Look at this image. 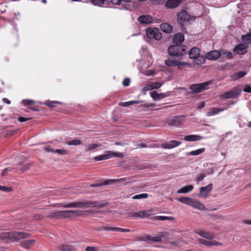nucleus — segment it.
Returning <instances> with one entry per match:
<instances>
[{"instance_id": "1a4fd4ad", "label": "nucleus", "mask_w": 251, "mask_h": 251, "mask_svg": "<svg viewBox=\"0 0 251 251\" xmlns=\"http://www.w3.org/2000/svg\"><path fill=\"white\" fill-rule=\"evenodd\" d=\"M150 211H139L138 212H129L127 213L128 217H132L134 219H145L151 215Z\"/></svg>"}, {"instance_id": "49530a36", "label": "nucleus", "mask_w": 251, "mask_h": 251, "mask_svg": "<svg viewBox=\"0 0 251 251\" xmlns=\"http://www.w3.org/2000/svg\"><path fill=\"white\" fill-rule=\"evenodd\" d=\"M54 152L57 153L60 155H65L67 153V151L65 149H56L54 150Z\"/></svg>"}, {"instance_id": "6ab92c4d", "label": "nucleus", "mask_w": 251, "mask_h": 251, "mask_svg": "<svg viewBox=\"0 0 251 251\" xmlns=\"http://www.w3.org/2000/svg\"><path fill=\"white\" fill-rule=\"evenodd\" d=\"M182 0H167L165 5L168 8H175L178 6Z\"/></svg>"}, {"instance_id": "f704fd0d", "label": "nucleus", "mask_w": 251, "mask_h": 251, "mask_svg": "<svg viewBox=\"0 0 251 251\" xmlns=\"http://www.w3.org/2000/svg\"><path fill=\"white\" fill-rule=\"evenodd\" d=\"M221 55L226 57L228 59H230L233 58L234 55L230 51L225 50H220Z\"/></svg>"}, {"instance_id": "4be33fe9", "label": "nucleus", "mask_w": 251, "mask_h": 251, "mask_svg": "<svg viewBox=\"0 0 251 251\" xmlns=\"http://www.w3.org/2000/svg\"><path fill=\"white\" fill-rule=\"evenodd\" d=\"M138 22L143 24H147L152 22V17L149 15H142L138 17Z\"/></svg>"}, {"instance_id": "72a5a7b5", "label": "nucleus", "mask_w": 251, "mask_h": 251, "mask_svg": "<svg viewBox=\"0 0 251 251\" xmlns=\"http://www.w3.org/2000/svg\"><path fill=\"white\" fill-rule=\"evenodd\" d=\"M247 74L246 71H239L232 75L231 77L233 80H237L244 77Z\"/></svg>"}, {"instance_id": "c9c22d12", "label": "nucleus", "mask_w": 251, "mask_h": 251, "mask_svg": "<svg viewBox=\"0 0 251 251\" xmlns=\"http://www.w3.org/2000/svg\"><path fill=\"white\" fill-rule=\"evenodd\" d=\"M178 201L184 204L190 205V204L192 201V199L185 197H182L178 199Z\"/></svg>"}, {"instance_id": "c85d7f7f", "label": "nucleus", "mask_w": 251, "mask_h": 251, "mask_svg": "<svg viewBox=\"0 0 251 251\" xmlns=\"http://www.w3.org/2000/svg\"><path fill=\"white\" fill-rule=\"evenodd\" d=\"M225 108H212L206 114L207 116L210 117L218 114L220 112L223 111Z\"/></svg>"}, {"instance_id": "5701e85b", "label": "nucleus", "mask_w": 251, "mask_h": 251, "mask_svg": "<svg viewBox=\"0 0 251 251\" xmlns=\"http://www.w3.org/2000/svg\"><path fill=\"white\" fill-rule=\"evenodd\" d=\"M160 27L162 31L166 33H170L173 30V26L168 23H162Z\"/></svg>"}, {"instance_id": "37998d69", "label": "nucleus", "mask_w": 251, "mask_h": 251, "mask_svg": "<svg viewBox=\"0 0 251 251\" xmlns=\"http://www.w3.org/2000/svg\"><path fill=\"white\" fill-rule=\"evenodd\" d=\"M58 103H61V102L58 101H49L45 102L44 104L50 107H53Z\"/></svg>"}, {"instance_id": "c03bdc74", "label": "nucleus", "mask_w": 251, "mask_h": 251, "mask_svg": "<svg viewBox=\"0 0 251 251\" xmlns=\"http://www.w3.org/2000/svg\"><path fill=\"white\" fill-rule=\"evenodd\" d=\"M148 194L147 193H142L136 195L132 197L133 199H146L148 197Z\"/></svg>"}, {"instance_id": "9d476101", "label": "nucleus", "mask_w": 251, "mask_h": 251, "mask_svg": "<svg viewBox=\"0 0 251 251\" xmlns=\"http://www.w3.org/2000/svg\"><path fill=\"white\" fill-rule=\"evenodd\" d=\"M184 121V116H176L173 117L169 120V124L173 126L179 127L183 124Z\"/></svg>"}, {"instance_id": "cd10ccee", "label": "nucleus", "mask_w": 251, "mask_h": 251, "mask_svg": "<svg viewBox=\"0 0 251 251\" xmlns=\"http://www.w3.org/2000/svg\"><path fill=\"white\" fill-rule=\"evenodd\" d=\"M190 206L199 210H203L205 208V206L203 204L199 202L198 201H195L193 199L190 204Z\"/></svg>"}, {"instance_id": "473e14b6", "label": "nucleus", "mask_w": 251, "mask_h": 251, "mask_svg": "<svg viewBox=\"0 0 251 251\" xmlns=\"http://www.w3.org/2000/svg\"><path fill=\"white\" fill-rule=\"evenodd\" d=\"M194 188V186L192 185H188L185 187H183L177 190V193H187L191 191Z\"/></svg>"}, {"instance_id": "58836bf2", "label": "nucleus", "mask_w": 251, "mask_h": 251, "mask_svg": "<svg viewBox=\"0 0 251 251\" xmlns=\"http://www.w3.org/2000/svg\"><path fill=\"white\" fill-rule=\"evenodd\" d=\"M66 144L69 146H78L81 144V141L78 139H75L66 142Z\"/></svg>"}, {"instance_id": "b1692460", "label": "nucleus", "mask_w": 251, "mask_h": 251, "mask_svg": "<svg viewBox=\"0 0 251 251\" xmlns=\"http://www.w3.org/2000/svg\"><path fill=\"white\" fill-rule=\"evenodd\" d=\"M151 95L153 100L155 101L165 98L167 97L166 94L163 93H158L156 91H155L151 92Z\"/></svg>"}, {"instance_id": "4c0bfd02", "label": "nucleus", "mask_w": 251, "mask_h": 251, "mask_svg": "<svg viewBox=\"0 0 251 251\" xmlns=\"http://www.w3.org/2000/svg\"><path fill=\"white\" fill-rule=\"evenodd\" d=\"M154 219L156 220H159V221H166V220L173 221V220H174L175 218L173 217L157 216H156L154 217Z\"/></svg>"}, {"instance_id": "20e7f679", "label": "nucleus", "mask_w": 251, "mask_h": 251, "mask_svg": "<svg viewBox=\"0 0 251 251\" xmlns=\"http://www.w3.org/2000/svg\"><path fill=\"white\" fill-rule=\"evenodd\" d=\"M108 202H100L98 201H79V208H103L108 205Z\"/></svg>"}, {"instance_id": "774afa93", "label": "nucleus", "mask_w": 251, "mask_h": 251, "mask_svg": "<svg viewBox=\"0 0 251 251\" xmlns=\"http://www.w3.org/2000/svg\"><path fill=\"white\" fill-rule=\"evenodd\" d=\"M45 150H46L48 152H54V149H52L51 148V147H50V146H48V147H46Z\"/></svg>"}, {"instance_id": "a211bd4d", "label": "nucleus", "mask_w": 251, "mask_h": 251, "mask_svg": "<svg viewBox=\"0 0 251 251\" xmlns=\"http://www.w3.org/2000/svg\"><path fill=\"white\" fill-rule=\"evenodd\" d=\"M184 40V34L182 33H177L174 35L173 41L175 44L179 45Z\"/></svg>"}, {"instance_id": "2f4dec72", "label": "nucleus", "mask_w": 251, "mask_h": 251, "mask_svg": "<svg viewBox=\"0 0 251 251\" xmlns=\"http://www.w3.org/2000/svg\"><path fill=\"white\" fill-rule=\"evenodd\" d=\"M162 83L159 82H153L147 86L146 88H145V89L147 90H151L155 89H158L162 85Z\"/></svg>"}, {"instance_id": "f8f14e48", "label": "nucleus", "mask_w": 251, "mask_h": 251, "mask_svg": "<svg viewBox=\"0 0 251 251\" xmlns=\"http://www.w3.org/2000/svg\"><path fill=\"white\" fill-rule=\"evenodd\" d=\"M221 56L220 51L217 50H213L208 52L205 55L206 59L210 60H217Z\"/></svg>"}, {"instance_id": "338daca9", "label": "nucleus", "mask_w": 251, "mask_h": 251, "mask_svg": "<svg viewBox=\"0 0 251 251\" xmlns=\"http://www.w3.org/2000/svg\"><path fill=\"white\" fill-rule=\"evenodd\" d=\"M85 250L86 251H96V248L93 247H87Z\"/></svg>"}, {"instance_id": "13d9d810", "label": "nucleus", "mask_w": 251, "mask_h": 251, "mask_svg": "<svg viewBox=\"0 0 251 251\" xmlns=\"http://www.w3.org/2000/svg\"><path fill=\"white\" fill-rule=\"evenodd\" d=\"M142 106H143L144 107H147V108H150V107L153 108L155 106V104L154 103L148 104L147 103H144L142 105Z\"/></svg>"}, {"instance_id": "7c9ffc66", "label": "nucleus", "mask_w": 251, "mask_h": 251, "mask_svg": "<svg viewBox=\"0 0 251 251\" xmlns=\"http://www.w3.org/2000/svg\"><path fill=\"white\" fill-rule=\"evenodd\" d=\"M91 3L95 6L102 7L104 4H108L109 0H91Z\"/></svg>"}, {"instance_id": "2eb2a0df", "label": "nucleus", "mask_w": 251, "mask_h": 251, "mask_svg": "<svg viewBox=\"0 0 251 251\" xmlns=\"http://www.w3.org/2000/svg\"><path fill=\"white\" fill-rule=\"evenodd\" d=\"M233 51L238 54H244L248 51L247 46L244 44H240L236 46Z\"/></svg>"}, {"instance_id": "69168bd1", "label": "nucleus", "mask_w": 251, "mask_h": 251, "mask_svg": "<svg viewBox=\"0 0 251 251\" xmlns=\"http://www.w3.org/2000/svg\"><path fill=\"white\" fill-rule=\"evenodd\" d=\"M113 227H109V226H103L102 227L101 230H106V231H113Z\"/></svg>"}, {"instance_id": "39448f33", "label": "nucleus", "mask_w": 251, "mask_h": 251, "mask_svg": "<svg viewBox=\"0 0 251 251\" xmlns=\"http://www.w3.org/2000/svg\"><path fill=\"white\" fill-rule=\"evenodd\" d=\"M242 89L239 86L234 87L230 91H228L221 95V98L223 99H237L242 93Z\"/></svg>"}, {"instance_id": "bf43d9fd", "label": "nucleus", "mask_w": 251, "mask_h": 251, "mask_svg": "<svg viewBox=\"0 0 251 251\" xmlns=\"http://www.w3.org/2000/svg\"><path fill=\"white\" fill-rule=\"evenodd\" d=\"M122 2V0H110V2L115 5H120Z\"/></svg>"}, {"instance_id": "aec40b11", "label": "nucleus", "mask_w": 251, "mask_h": 251, "mask_svg": "<svg viewBox=\"0 0 251 251\" xmlns=\"http://www.w3.org/2000/svg\"><path fill=\"white\" fill-rule=\"evenodd\" d=\"M201 50L197 47H194L189 51L188 54L191 59L197 58L200 54Z\"/></svg>"}, {"instance_id": "5fc2aeb1", "label": "nucleus", "mask_w": 251, "mask_h": 251, "mask_svg": "<svg viewBox=\"0 0 251 251\" xmlns=\"http://www.w3.org/2000/svg\"><path fill=\"white\" fill-rule=\"evenodd\" d=\"M210 247L213 246H220V245H222V244L221 243L217 242L215 240H211V241H210Z\"/></svg>"}, {"instance_id": "864d4df0", "label": "nucleus", "mask_w": 251, "mask_h": 251, "mask_svg": "<svg viewBox=\"0 0 251 251\" xmlns=\"http://www.w3.org/2000/svg\"><path fill=\"white\" fill-rule=\"evenodd\" d=\"M130 80L128 78H126L124 79L123 82V85L124 86L127 87L129 85Z\"/></svg>"}, {"instance_id": "bb28decb", "label": "nucleus", "mask_w": 251, "mask_h": 251, "mask_svg": "<svg viewBox=\"0 0 251 251\" xmlns=\"http://www.w3.org/2000/svg\"><path fill=\"white\" fill-rule=\"evenodd\" d=\"M35 242V240L34 239L24 240L21 242V245L23 247L28 249L34 244Z\"/></svg>"}, {"instance_id": "a18cd8bd", "label": "nucleus", "mask_w": 251, "mask_h": 251, "mask_svg": "<svg viewBox=\"0 0 251 251\" xmlns=\"http://www.w3.org/2000/svg\"><path fill=\"white\" fill-rule=\"evenodd\" d=\"M100 147V145L97 144H89L86 149V151H91L96 149Z\"/></svg>"}, {"instance_id": "423d86ee", "label": "nucleus", "mask_w": 251, "mask_h": 251, "mask_svg": "<svg viewBox=\"0 0 251 251\" xmlns=\"http://www.w3.org/2000/svg\"><path fill=\"white\" fill-rule=\"evenodd\" d=\"M211 83V81H208L201 83L194 84L190 86V89L193 94H197L208 89V86Z\"/></svg>"}, {"instance_id": "a19ab883", "label": "nucleus", "mask_w": 251, "mask_h": 251, "mask_svg": "<svg viewBox=\"0 0 251 251\" xmlns=\"http://www.w3.org/2000/svg\"><path fill=\"white\" fill-rule=\"evenodd\" d=\"M204 148H201L195 151H190L188 152V154L191 155H198L204 152Z\"/></svg>"}, {"instance_id": "ea45409f", "label": "nucleus", "mask_w": 251, "mask_h": 251, "mask_svg": "<svg viewBox=\"0 0 251 251\" xmlns=\"http://www.w3.org/2000/svg\"><path fill=\"white\" fill-rule=\"evenodd\" d=\"M63 207L64 208H71V207L79 208V201H74L73 202H71L69 203L64 204L63 205Z\"/></svg>"}, {"instance_id": "9b49d317", "label": "nucleus", "mask_w": 251, "mask_h": 251, "mask_svg": "<svg viewBox=\"0 0 251 251\" xmlns=\"http://www.w3.org/2000/svg\"><path fill=\"white\" fill-rule=\"evenodd\" d=\"M165 64L167 66L170 67H180L189 66L190 64L186 62H179L174 59H168L165 61Z\"/></svg>"}, {"instance_id": "ddd939ff", "label": "nucleus", "mask_w": 251, "mask_h": 251, "mask_svg": "<svg viewBox=\"0 0 251 251\" xmlns=\"http://www.w3.org/2000/svg\"><path fill=\"white\" fill-rule=\"evenodd\" d=\"M181 144V142L180 141L173 140L170 141L167 143H162L161 144V147L164 149H171L178 146Z\"/></svg>"}, {"instance_id": "f03ea898", "label": "nucleus", "mask_w": 251, "mask_h": 251, "mask_svg": "<svg viewBox=\"0 0 251 251\" xmlns=\"http://www.w3.org/2000/svg\"><path fill=\"white\" fill-rule=\"evenodd\" d=\"M80 215V212L77 210H65L51 212L47 217L50 219H64L73 216H79Z\"/></svg>"}, {"instance_id": "3c124183", "label": "nucleus", "mask_w": 251, "mask_h": 251, "mask_svg": "<svg viewBox=\"0 0 251 251\" xmlns=\"http://www.w3.org/2000/svg\"><path fill=\"white\" fill-rule=\"evenodd\" d=\"M151 2L154 4H163L165 3V0H151Z\"/></svg>"}, {"instance_id": "4d7b16f0", "label": "nucleus", "mask_w": 251, "mask_h": 251, "mask_svg": "<svg viewBox=\"0 0 251 251\" xmlns=\"http://www.w3.org/2000/svg\"><path fill=\"white\" fill-rule=\"evenodd\" d=\"M205 176L206 175L205 174H201L197 177L196 180L198 181H201L202 180Z\"/></svg>"}, {"instance_id": "dca6fc26", "label": "nucleus", "mask_w": 251, "mask_h": 251, "mask_svg": "<svg viewBox=\"0 0 251 251\" xmlns=\"http://www.w3.org/2000/svg\"><path fill=\"white\" fill-rule=\"evenodd\" d=\"M212 190V184H209L205 187H201L200 188V195L202 196L203 197H206Z\"/></svg>"}, {"instance_id": "603ef678", "label": "nucleus", "mask_w": 251, "mask_h": 251, "mask_svg": "<svg viewBox=\"0 0 251 251\" xmlns=\"http://www.w3.org/2000/svg\"><path fill=\"white\" fill-rule=\"evenodd\" d=\"M0 190L4 192H10L12 190V189L9 187L2 186L0 185Z\"/></svg>"}, {"instance_id": "e433bc0d", "label": "nucleus", "mask_w": 251, "mask_h": 251, "mask_svg": "<svg viewBox=\"0 0 251 251\" xmlns=\"http://www.w3.org/2000/svg\"><path fill=\"white\" fill-rule=\"evenodd\" d=\"M140 102L144 103V101L140 100H130L126 102H122L121 103V105L125 107H127L132 104L139 103Z\"/></svg>"}, {"instance_id": "09e8293b", "label": "nucleus", "mask_w": 251, "mask_h": 251, "mask_svg": "<svg viewBox=\"0 0 251 251\" xmlns=\"http://www.w3.org/2000/svg\"><path fill=\"white\" fill-rule=\"evenodd\" d=\"M22 102L25 105H30V104H34L35 101L31 100H22Z\"/></svg>"}, {"instance_id": "a878e982", "label": "nucleus", "mask_w": 251, "mask_h": 251, "mask_svg": "<svg viewBox=\"0 0 251 251\" xmlns=\"http://www.w3.org/2000/svg\"><path fill=\"white\" fill-rule=\"evenodd\" d=\"M60 251H75L76 248L69 245H61L58 247Z\"/></svg>"}, {"instance_id": "0eeeda50", "label": "nucleus", "mask_w": 251, "mask_h": 251, "mask_svg": "<svg viewBox=\"0 0 251 251\" xmlns=\"http://www.w3.org/2000/svg\"><path fill=\"white\" fill-rule=\"evenodd\" d=\"M146 34L149 38L154 39L156 40H159L162 37L161 33L157 28H147Z\"/></svg>"}, {"instance_id": "0e129e2a", "label": "nucleus", "mask_w": 251, "mask_h": 251, "mask_svg": "<svg viewBox=\"0 0 251 251\" xmlns=\"http://www.w3.org/2000/svg\"><path fill=\"white\" fill-rule=\"evenodd\" d=\"M11 170V169L10 168H5L3 170H2V172H1V175L2 176H4L6 175V173L10 171Z\"/></svg>"}, {"instance_id": "79ce46f5", "label": "nucleus", "mask_w": 251, "mask_h": 251, "mask_svg": "<svg viewBox=\"0 0 251 251\" xmlns=\"http://www.w3.org/2000/svg\"><path fill=\"white\" fill-rule=\"evenodd\" d=\"M242 40L248 44H251V33H247L242 36Z\"/></svg>"}, {"instance_id": "de8ad7c7", "label": "nucleus", "mask_w": 251, "mask_h": 251, "mask_svg": "<svg viewBox=\"0 0 251 251\" xmlns=\"http://www.w3.org/2000/svg\"><path fill=\"white\" fill-rule=\"evenodd\" d=\"M199 242L202 245H204L207 247H210V241H207L203 239H199Z\"/></svg>"}, {"instance_id": "412c9836", "label": "nucleus", "mask_w": 251, "mask_h": 251, "mask_svg": "<svg viewBox=\"0 0 251 251\" xmlns=\"http://www.w3.org/2000/svg\"><path fill=\"white\" fill-rule=\"evenodd\" d=\"M112 153L110 152L109 151H106L104 154H100V155L95 156L94 159L96 161L105 160L109 158H111Z\"/></svg>"}, {"instance_id": "f257e3e1", "label": "nucleus", "mask_w": 251, "mask_h": 251, "mask_svg": "<svg viewBox=\"0 0 251 251\" xmlns=\"http://www.w3.org/2000/svg\"><path fill=\"white\" fill-rule=\"evenodd\" d=\"M30 237L29 234L24 232H3L0 233V239L6 242L18 241L22 239H27Z\"/></svg>"}, {"instance_id": "f3484780", "label": "nucleus", "mask_w": 251, "mask_h": 251, "mask_svg": "<svg viewBox=\"0 0 251 251\" xmlns=\"http://www.w3.org/2000/svg\"><path fill=\"white\" fill-rule=\"evenodd\" d=\"M196 233L198 234L201 236L202 237L207 239H209V240H212L215 237V235L214 234L210 233L209 232H207L203 230H200L199 231H197Z\"/></svg>"}, {"instance_id": "393cba45", "label": "nucleus", "mask_w": 251, "mask_h": 251, "mask_svg": "<svg viewBox=\"0 0 251 251\" xmlns=\"http://www.w3.org/2000/svg\"><path fill=\"white\" fill-rule=\"evenodd\" d=\"M203 138L202 137L196 135H187L184 137V139L187 141H196L201 140Z\"/></svg>"}, {"instance_id": "e2e57ef3", "label": "nucleus", "mask_w": 251, "mask_h": 251, "mask_svg": "<svg viewBox=\"0 0 251 251\" xmlns=\"http://www.w3.org/2000/svg\"><path fill=\"white\" fill-rule=\"evenodd\" d=\"M243 91L245 92L251 93V86L249 85H246Z\"/></svg>"}, {"instance_id": "4468645a", "label": "nucleus", "mask_w": 251, "mask_h": 251, "mask_svg": "<svg viewBox=\"0 0 251 251\" xmlns=\"http://www.w3.org/2000/svg\"><path fill=\"white\" fill-rule=\"evenodd\" d=\"M190 18V15L185 11H182L179 12L177 16V20L181 24L188 22Z\"/></svg>"}, {"instance_id": "6e6552de", "label": "nucleus", "mask_w": 251, "mask_h": 251, "mask_svg": "<svg viewBox=\"0 0 251 251\" xmlns=\"http://www.w3.org/2000/svg\"><path fill=\"white\" fill-rule=\"evenodd\" d=\"M138 240L140 241H144L152 244L154 243L161 242L162 238L161 236H151L149 234H146L138 237Z\"/></svg>"}, {"instance_id": "7ed1b4c3", "label": "nucleus", "mask_w": 251, "mask_h": 251, "mask_svg": "<svg viewBox=\"0 0 251 251\" xmlns=\"http://www.w3.org/2000/svg\"><path fill=\"white\" fill-rule=\"evenodd\" d=\"M168 52L171 56H176L179 59L186 54V46L177 45L170 46L168 49Z\"/></svg>"}, {"instance_id": "6e6d98bb", "label": "nucleus", "mask_w": 251, "mask_h": 251, "mask_svg": "<svg viewBox=\"0 0 251 251\" xmlns=\"http://www.w3.org/2000/svg\"><path fill=\"white\" fill-rule=\"evenodd\" d=\"M30 167V164L28 163L23 166V167L22 168L21 170L23 172H24L25 171H26L28 170Z\"/></svg>"}, {"instance_id": "680f3d73", "label": "nucleus", "mask_w": 251, "mask_h": 251, "mask_svg": "<svg viewBox=\"0 0 251 251\" xmlns=\"http://www.w3.org/2000/svg\"><path fill=\"white\" fill-rule=\"evenodd\" d=\"M31 118H27L23 117H20L18 118V121L20 122H25L29 120H30Z\"/></svg>"}, {"instance_id": "8fccbe9b", "label": "nucleus", "mask_w": 251, "mask_h": 251, "mask_svg": "<svg viewBox=\"0 0 251 251\" xmlns=\"http://www.w3.org/2000/svg\"><path fill=\"white\" fill-rule=\"evenodd\" d=\"M109 152L112 153L111 154V158H112L114 156L118 157H122L123 156V153L121 152H114L112 151H109Z\"/></svg>"}, {"instance_id": "052dcab7", "label": "nucleus", "mask_w": 251, "mask_h": 251, "mask_svg": "<svg viewBox=\"0 0 251 251\" xmlns=\"http://www.w3.org/2000/svg\"><path fill=\"white\" fill-rule=\"evenodd\" d=\"M122 7L126 10H132V7L128 4H124Z\"/></svg>"}, {"instance_id": "c756f323", "label": "nucleus", "mask_w": 251, "mask_h": 251, "mask_svg": "<svg viewBox=\"0 0 251 251\" xmlns=\"http://www.w3.org/2000/svg\"><path fill=\"white\" fill-rule=\"evenodd\" d=\"M126 180V178H121L117 179H109L103 182L104 185H109L116 183H122Z\"/></svg>"}]
</instances>
